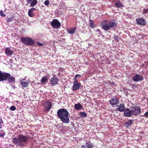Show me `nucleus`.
<instances>
[{
	"instance_id": "423d86ee",
	"label": "nucleus",
	"mask_w": 148,
	"mask_h": 148,
	"mask_svg": "<svg viewBox=\"0 0 148 148\" xmlns=\"http://www.w3.org/2000/svg\"><path fill=\"white\" fill-rule=\"evenodd\" d=\"M43 104L45 107L44 110L45 111H49L51 108L52 106L51 103L49 101L44 102Z\"/></svg>"
},
{
	"instance_id": "473e14b6",
	"label": "nucleus",
	"mask_w": 148,
	"mask_h": 148,
	"mask_svg": "<svg viewBox=\"0 0 148 148\" xmlns=\"http://www.w3.org/2000/svg\"><path fill=\"white\" fill-rule=\"evenodd\" d=\"M0 14L2 16L4 17L5 16V14L3 13V12L2 10L0 11Z\"/></svg>"
},
{
	"instance_id": "f8f14e48",
	"label": "nucleus",
	"mask_w": 148,
	"mask_h": 148,
	"mask_svg": "<svg viewBox=\"0 0 148 148\" xmlns=\"http://www.w3.org/2000/svg\"><path fill=\"white\" fill-rule=\"evenodd\" d=\"M58 79L57 78H51L50 81V84L52 85L55 86L58 84Z\"/></svg>"
},
{
	"instance_id": "f704fd0d",
	"label": "nucleus",
	"mask_w": 148,
	"mask_h": 148,
	"mask_svg": "<svg viewBox=\"0 0 148 148\" xmlns=\"http://www.w3.org/2000/svg\"><path fill=\"white\" fill-rule=\"evenodd\" d=\"M45 4L46 5H48L49 4V1H45L44 2Z\"/></svg>"
},
{
	"instance_id": "c85d7f7f",
	"label": "nucleus",
	"mask_w": 148,
	"mask_h": 148,
	"mask_svg": "<svg viewBox=\"0 0 148 148\" xmlns=\"http://www.w3.org/2000/svg\"><path fill=\"white\" fill-rule=\"evenodd\" d=\"M80 114L81 117H85L87 116L86 114L84 112H82Z\"/></svg>"
},
{
	"instance_id": "4468645a",
	"label": "nucleus",
	"mask_w": 148,
	"mask_h": 148,
	"mask_svg": "<svg viewBox=\"0 0 148 148\" xmlns=\"http://www.w3.org/2000/svg\"><path fill=\"white\" fill-rule=\"evenodd\" d=\"M136 22L138 24L141 25H144L146 24L145 21L144 19L142 18L137 19H136Z\"/></svg>"
},
{
	"instance_id": "c756f323",
	"label": "nucleus",
	"mask_w": 148,
	"mask_h": 148,
	"mask_svg": "<svg viewBox=\"0 0 148 148\" xmlns=\"http://www.w3.org/2000/svg\"><path fill=\"white\" fill-rule=\"evenodd\" d=\"M5 135V133L3 131H0V137H3Z\"/></svg>"
},
{
	"instance_id": "ea45409f",
	"label": "nucleus",
	"mask_w": 148,
	"mask_h": 148,
	"mask_svg": "<svg viewBox=\"0 0 148 148\" xmlns=\"http://www.w3.org/2000/svg\"><path fill=\"white\" fill-rule=\"evenodd\" d=\"M37 44L38 45H39L40 46H42L43 45L41 43L39 42H38V43Z\"/></svg>"
},
{
	"instance_id": "bb28decb",
	"label": "nucleus",
	"mask_w": 148,
	"mask_h": 148,
	"mask_svg": "<svg viewBox=\"0 0 148 148\" xmlns=\"http://www.w3.org/2000/svg\"><path fill=\"white\" fill-rule=\"evenodd\" d=\"M37 3V1H32L30 3V5L32 7L34 6Z\"/></svg>"
},
{
	"instance_id": "9b49d317",
	"label": "nucleus",
	"mask_w": 148,
	"mask_h": 148,
	"mask_svg": "<svg viewBox=\"0 0 148 148\" xmlns=\"http://www.w3.org/2000/svg\"><path fill=\"white\" fill-rule=\"evenodd\" d=\"M124 115L125 116L129 117H131L134 116L131 109L130 110L128 108H127L126 110L124 111Z\"/></svg>"
},
{
	"instance_id": "412c9836",
	"label": "nucleus",
	"mask_w": 148,
	"mask_h": 148,
	"mask_svg": "<svg viewBox=\"0 0 148 148\" xmlns=\"http://www.w3.org/2000/svg\"><path fill=\"white\" fill-rule=\"evenodd\" d=\"M74 108L76 110H79L82 108V105L79 103L76 104L74 106Z\"/></svg>"
},
{
	"instance_id": "a18cd8bd",
	"label": "nucleus",
	"mask_w": 148,
	"mask_h": 148,
	"mask_svg": "<svg viewBox=\"0 0 148 148\" xmlns=\"http://www.w3.org/2000/svg\"><path fill=\"white\" fill-rule=\"evenodd\" d=\"M31 1L30 0H29V1Z\"/></svg>"
},
{
	"instance_id": "a19ab883",
	"label": "nucleus",
	"mask_w": 148,
	"mask_h": 148,
	"mask_svg": "<svg viewBox=\"0 0 148 148\" xmlns=\"http://www.w3.org/2000/svg\"><path fill=\"white\" fill-rule=\"evenodd\" d=\"M118 37L117 36H115L114 37V39L116 40H118Z\"/></svg>"
},
{
	"instance_id": "393cba45",
	"label": "nucleus",
	"mask_w": 148,
	"mask_h": 148,
	"mask_svg": "<svg viewBox=\"0 0 148 148\" xmlns=\"http://www.w3.org/2000/svg\"><path fill=\"white\" fill-rule=\"evenodd\" d=\"M33 11H32L31 9H29V10L28 12V14L29 16L31 17H32L34 16V14L33 13Z\"/></svg>"
},
{
	"instance_id": "a211bd4d",
	"label": "nucleus",
	"mask_w": 148,
	"mask_h": 148,
	"mask_svg": "<svg viewBox=\"0 0 148 148\" xmlns=\"http://www.w3.org/2000/svg\"><path fill=\"white\" fill-rule=\"evenodd\" d=\"M119 102V100L117 99H113L110 101V103L112 105H116Z\"/></svg>"
},
{
	"instance_id": "39448f33",
	"label": "nucleus",
	"mask_w": 148,
	"mask_h": 148,
	"mask_svg": "<svg viewBox=\"0 0 148 148\" xmlns=\"http://www.w3.org/2000/svg\"><path fill=\"white\" fill-rule=\"evenodd\" d=\"M134 116H136L141 112L140 108L136 106L131 109Z\"/></svg>"
},
{
	"instance_id": "c03bdc74",
	"label": "nucleus",
	"mask_w": 148,
	"mask_h": 148,
	"mask_svg": "<svg viewBox=\"0 0 148 148\" xmlns=\"http://www.w3.org/2000/svg\"><path fill=\"white\" fill-rule=\"evenodd\" d=\"M97 31H99V29H97Z\"/></svg>"
},
{
	"instance_id": "7c9ffc66",
	"label": "nucleus",
	"mask_w": 148,
	"mask_h": 148,
	"mask_svg": "<svg viewBox=\"0 0 148 148\" xmlns=\"http://www.w3.org/2000/svg\"><path fill=\"white\" fill-rule=\"evenodd\" d=\"M13 19V17H11L7 18L6 21L8 22H11Z\"/></svg>"
},
{
	"instance_id": "7ed1b4c3",
	"label": "nucleus",
	"mask_w": 148,
	"mask_h": 148,
	"mask_svg": "<svg viewBox=\"0 0 148 148\" xmlns=\"http://www.w3.org/2000/svg\"><path fill=\"white\" fill-rule=\"evenodd\" d=\"M21 41L23 44L27 45H32L34 43L33 40L29 37H22Z\"/></svg>"
},
{
	"instance_id": "e433bc0d",
	"label": "nucleus",
	"mask_w": 148,
	"mask_h": 148,
	"mask_svg": "<svg viewBox=\"0 0 148 148\" xmlns=\"http://www.w3.org/2000/svg\"><path fill=\"white\" fill-rule=\"evenodd\" d=\"M3 123V121L1 119H0V129L2 127V123Z\"/></svg>"
},
{
	"instance_id": "4c0bfd02",
	"label": "nucleus",
	"mask_w": 148,
	"mask_h": 148,
	"mask_svg": "<svg viewBox=\"0 0 148 148\" xmlns=\"http://www.w3.org/2000/svg\"><path fill=\"white\" fill-rule=\"evenodd\" d=\"M144 116L145 117H148V112H146L144 115Z\"/></svg>"
},
{
	"instance_id": "20e7f679",
	"label": "nucleus",
	"mask_w": 148,
	"mask_h": 148,
	"mask_svg": "<svg viewBox=\"0 0 148 148\" xmlns=\"http://www.w3.org/2000/svg\"><path fill=\"white\" fill-rule=\"evenodd\" d=\"M52 27L56 29H59L61 26V23L57 19H54L51 23Z\"/></svg>"
},
{
	"instance_id": "c9c22d12",
	"label": "nucleus",
	"mask_w": 148,
	"mask_h": 148,
	"mask_svg": "<svg viewBox=\"0 0 148 148\" xmlns=\"http://www.w3.org/2000/svg\"><path fill=\"white\" fill-rule=\"evenodd\" d=\"M148 12V9H144L143 10V14H146V13Z\"/></svg>"
},
{
	"instance_id": "72a5a7b5",
	"label": "nucleus",
	"mask_w": 148,
	"mask_h": 148,
	"mask_svg": "<svg viewBox=\"0 0 148 148\" xmlns=\"http://www.w3.org/2000/svg\"><path fill=\"white\" fill-rule=\"evenodd\" d=\"M81 77V75H79V74L76 75L75 77L74 80L75 81V80H77V78L80 77Z\"/></svg>"
},
{
	"instance_id": "2eb2a0df",
	"label": "nucleus",
	"mask_w": 148,
	"mask_h": 148,
	"mask_svg": "<svg viewBox=\"0 0 148 148\" xmlns=\"http://www.w3.org/2000/svg\"><path fill=\"white\" fill-rule=\"evenodd\" d=\"M109 25V27L110 29H111L115 28L117 26L115 22L113 21H108Z\"/></svg>"
},
{
	"instance_id": "58836bf2",
	"label": "nucleus",
	"mask_w": 148,
	"mask_h": 148,
	"mask_svg": "<svg viewBox=\"0 0 148 148\" xmlns=\"http://www.w3.org/2000/svg\"><path fill=\"white\" fill-rule=\"evenodd\" d=\"M131 86L132 87H134L136 88L137 87V85L135 84H132Z\"/></svg>"
},
{
	"instance_id": "1a4fd4ad",
	"label": "nucleus",
	"mask_w": 148,
	"mask_h": 148,
	"mask_svg": "<svg viewBox=\"0 0 148 148\" xmlns=\"http://www.w3.org/2000/svg\"><path fill=\"white\" fill-rule=\"evenodd\" d=\"M73 84V85L72 87V90H76L79 89L80 87L81 83L78 82L77 80H74Z\"/></svg>"
},
{
	"instance_id": "aec40b11",
	"label": "nucleus",
	"mask_w": 148,
	"mask_h": 148,
	"mask_svg": "<svg viewBox=\"0 0 148 148\" xmlns=\"http://www.w3.org/2000/svg\"><path fill=\"white\" fill-rule=\"evenodd\" d=\"M76 30V28L74 27L68 29L67 32L70 34L72 35L75 33Z\"/></svg>"
},
{
	"instance_id": "6ab92c4d",
	"label": "nucleus",
	"mask_w": 148,
	"mask_h": 148,
	"mask_svg": "<svg viewBox=\"0 0 148 148\" xmlns=\"http://www.w3.org/2000/svg\"><path fill=\"white\" fill-rule=\"evenodd\" d=\"M118 107L117 110L120 112H123L125 110V106L123 104H121L120 105L118 106Z\"/></svg>"
},
{
	"instance_id": "0eeeda50",
	"label": "nucleus",
	"mask_w": 148,
	"mask_h": 148,
	"mask_svg": "<svg viewBox=\"0 0 148 148\" xmlns=\"http://www.w3.org/2000/svg\"><path fill=\"white\" fill-rule=\"evenodd\" d=\"M132 79L134 81L137 82L142 81L144 77L142 75L137 74L133 77Z\"/></svg>"
},
{
	"instance_id": "f257e3e1",
	"label": "nucleus",
	"mask_w": 148,
	"mask_h": 148,
	"mask_svg": "<svg viewBox=\"0 0 148 148\" xmlns=\"http://www.w3.org/2000/svg\"><path fill=\"white\" fill-rule=\"evenodd\" d=\"M57 115L58 117L63 123L68 124L70 120L69 117L68 111L64 109H60L57 111Z\"/></svg>"
},
{
	"instance_id": "4be33fe9",
	"label": "nucleus",
	"mask_w": 148,
	"mask_h": 148,
	"mask_svg": "<svg viewBox=\"0 0 148 148\" xmlns=\"http://www.w3.org/2000/svg\"><path fill=\"white\" fill-rule=\"evenodd\" d=\"M132 122L133 120H130L126 122L125 124V126L127 128H129V127L132 125Z\"/></svg>"
},
{
	"instance_id": "5701e85b",
	"label": "nucleus",
	"mask_w": 148,
	"mask_h": 148,
	"mask_svg": "<svg viewBox=\"0 0 148 148\" xmlns=\"http://www.w3.org/2000/svg\"><path fill=\"white\" fill-rule=\"evenodd\" d=\"M115 5L116 7L117 8H120L122 7L123 6V5L122 3L120 2L119 1H118L115 3Z\"/></svg>"
},
{
	"instance_id": "a878e982",
	"label": "nucleus",
	"mask_w": 148,
	"mask_h": 148,
	"mask_svg": "<svg viewBox=\"0 0 148 148\" xmlns=\"http://www.w3.org/2000/svg\"><path fill=\"white\" fill-rule=\"evenodd\" d=\"M47 80V77L45 76H43L41 79V81L42 83H45Z\"/></svg>"
},
{
	"instance_id": "6e6552de",
	"label": "nucleus",
	"mask_w": 148,
	"mask_h": 148,
	"mask_svg": "<svg viewBox=\"0 0 148 148\" xmlns=\"http://www.w3.org/2000/svg\"><path fill=\"white\" fill-rule=\"evenodd\" d=\"M8 73L2 72L0 71V81L7 80V78L9 76Z\"/></svg>"
},
{
	"instance_id": "b1692460",
	"label": "nucleus",
	"mask_w": 148,
	"mask_h": 148,
	"mask_svg": "<svg viewBox=\"0 0 148 148\" xmlns=\"http://www.w3.org/2000/svg\"><path fill=\"white\" fill-rule=\"evenodd\" d=\"M93 146L91 144H89L88 143H86L85 146L82 145V146L83 148H92Z\"/></svg>"
},
{
	"instance_id": "f3484780",
	"label": "nucleus",
	"mask_w": 148,
	"mask_h": 148,
	"mask_svg": "<svg viewBox=\"0 0 148 148\" xmlns=\"http://www.w3.org/2000/svg\"><path fill=\"white\" fill-rule=\"evenodd\" d=\"M25 79H23L22 80H21L20 81V83L21 85L23 86L24 87H27L28 84H29V81H25Z\"/></svg>"
},
{
	"instance_id": "f03ea898",
	"label": "nucleus",
	"mask_w": 148,
	"mask_h": 148,
	"mask_svg": "<svg viewBox=\"0 0 148 148\" xmlns=\"http://www.w3.org/2000/svg\"><path fill=\"white\" fill-rule=\"evenodd\" d=\"M28 138L25 136L20 135L18 137L13 138L12 142L18 146H23L26 144Z\"/></svg>"
},
{
	"instance_id": "ddd939ff",
	"label": "nucleus",
	"mask_w": 148,
	"mask_h": 148,
	"mask_svg": "<svg viewBox=\"0 0 148 148\" xmlns=\"http://www.w3.org/2000/svg\"><path fill=\"white\" fill-rule=\"evenodd\" d=\"M5 54L8 56H10L13 54L14 51L10 48H7L5 50Z\"/></svg>"
},
{
	"instance_id": "37998d69",
	"label": "nucleus",
	"mask_w": 148,
	"mask_h": 148,
	"mask_svg": "<svg viewBox=\"0 0 148 148\" xmlns=\"http://www.w3.org/2000/svg\"><path fill=\"white\" fill-rule=\"evenodd\" d=\"M12 87L14 88H15V86H12Z\"/></svg>"
},
{
	"instance_id": "9d476101",
	"label": "nucleus",
	"mask_w": 148,
	"mask_h": 148,
	"mask_svg": "<svg viewBox=\"0 0 148 148\" xmlns=\"http://www.w3.org/2000/svg\"><path fill=\"white\" fill-rule=\"evenodd\" d=\"M101 25L103 28L106 31L110 29L108 21H105L101 23Z\"/></svg>"
},
{
	"instance_id": "79ce46f5",
	"label": "nucleus",
	"mask_w": 148,
	"mask_h": 148,
	"mask_svg": "<svg viewBox=\"0 0 148 148\" xmlns=\"http://www.w3.org/2000/svg\"><path fill=\"white\" fill-rule=\"evenodd\" d=\"M32 11L34 12V11L35 10H36V9L34 8H32L31 9H30Z\"/></svg>"
},
{
	"instance_id": "dca6fc26",
	"label": "nucleus",
	"mask_w": 148,
	"mask_h": 148,
	"mask_svg": "<svg viewBox=\"0 0 148 148\" xmlns=\"http://www.w3.org/2000/svg\"><path fill=\"white\" fill-rule=\"evenodd\" d=\"M9 76L6 77L7 80L8 79V81L9 83H12L15 82V78L13 76H11L8 73Z\"/></svg>"
},
{
	"instance_id": "cd10ccee",
	"label": "nucleus",
	"mask_w": 148,
	"mask_h": 148,
	"mask_svg": "<svg viewBox=\"0 0 148 148\" xmlns=\"http://www.w3.org/2000/svg\"><path fill=\"white\" fill-rule=\"evenodd\" d=\"M90 25L92 28L94 27V25L93 23V21L92 20L90 21Z\"/></svg>"
},
{
	"instance_id": "2f4dec72",
	"label": "nucleus",
	"mask_w": 148,
	"mask_h": 148,
	"mask_svg": "<svg viewBox=\"0 0 148 148\" xmlns=\"http://www.w3.org/2000/svg\"><path fill=\"white\" fill-rule=\"evenodd\" d=\"M10 109L12 111H14L16 110V108L14 106H12L10 107Z\"/></svg>"
}]
</instances>
